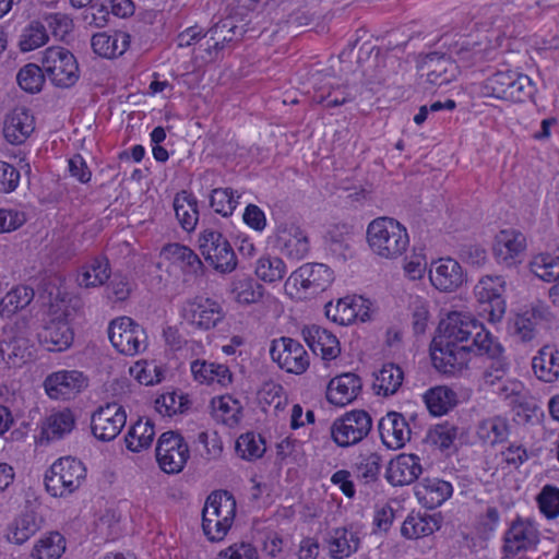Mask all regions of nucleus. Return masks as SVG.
Segmentation results:
<instances>
[{"instance_id":"obj_1","label":"nucleus","mask_w":559,"mask_h":559,"mask_svg":"<svg viewBox=\"0 0 559 559\" xmlns=\"http://www.w3.org/2000/svg\"><path fill=\"white\" fill-rule=\"evenodd\" d=\"M502 346L471 313L450 312L439 324V334L433 337L430 354L433 366L444 373L463 370L469 360V354L496 357Z\"/></svg>"},{"instance_id":"obj_2","label":"nucleus","mask_w":559,"mask_h":559,"mask_svg":"<svg viewBox=\"0 0 559 559\" xmlns=\"http://www.w3.org/2000/svg\"><path fill=\"white\" fill-rule=\"evenodd\" d=\"M366 236L372 253L385 260L400 258L409 246L406 228L392 217L382 216L371 221Z\"/></svg>"},{"instance_id":"obj_3","label":"nucleus","mask_w":559,"mask_h":559,"mask_svg":"<svg viewBox=\"0 0 559 559\" xmlns=\"http://www.w3.org/2000/svg\"><path fill=\"white\" fill-rule=\"evenodd\" d=\"M236 515V500L226 490L212 492L202 510V528L211 542L222 540Z\"/></svg>"},{"instance_id":"obj_4","label":"nucleus","mask_w":559,"mask_h":559,"mask_svg":"<svg viewBox=\"0 0 559 559\" xmlns=\"http://www.w3.org/2000/svg\"><path fill=\"white\" fill-rule=\"evenodd\" d=\"M86 478L84 464L71 456L58 459L45 473L44 483L52 497L64 498L78 490Z\"/></svg>"},{"instance_id":"obj_5","label":"nucleus","mask_w":559,"mask_h":559,"mask_svg":"<svg viewBox=\"0 0 559 559\" xmlns=\"http://www.w3.org/2000/svg\"><path fill=\"white\" fill-rule=\"evenodd\" d=\"M487 94L499 99L523 103L531 99L536 87L530 76L514 70H498L485 82Z\"/></svg>"},{"instance_id":"obj_6","label":"nucleus","mask_w":559,"mask_h":559,"mask_svg":"<svg viewBox=\"0 0 559 559\" xmlns=\"http://www.w3.org/2000/svg\"><path fill=\"white\" fill-rule=\"evenodd\" d=\"M35 346L25 325L12 324L2 330L0 340V366L19 368L32 360Z\"/></svg>"},{"instance_id":"obj_7","label":"nucleus","mask_w":559,"mask_h":559,"mask_svg":"<svg viewBox=\"0 0 559 559\" xmlns=\"http://www.w3.org/2000/svg\"><path fill=\"white\" fill-rule=\"evenodd\" d=\"M41 64L46 76L61 88L73 86L79 78V64L74 55L67 48L52 46L44 51Z\"/></svg>"},{"instance_id":"obj_8","label":"nucleus","mask_w":559,"mask_h":559,"mask_svg":"<svg viewBox=\"0 0 559 559\" xmlns=\"http://www.w3.org/2000/svg\"><path fill=\"white\" fill-rule=\"evenodd\" d=\"M502 542L503 559L514 558L535 550L540 543V532L533 519L516 515L506 530Z\"/></svg>"},{"instance_id":"obj_9","label":"nucleus","mask_w":559,"mask_h":559,"mask_svg":"<svg viewBox=\"0 0 559 559\" xmlns=\"http://www.w3.org/2000/svg\"><path fill=\"white\" fill-rule=\"evenodd\" d=\"M108 337L112 346L126 356H135L147 346L145 330L129 317L111 320L108 326Z\"/></svg>"},{"instance_id":"obj_10","label":"nucleus","mask_w":559,"mask_h":559,"mask_svg":"<svg viewBox=\"0 0 559 559\" xmlns=\"http://www.w3.org/2000/svg\"><path fill=\"white\" fill-rule=\"evenodd\" d=\"M371 428V416L366 411L355 409L335 419L330 430L333 441L338 447L347 448L364 440Z\"/></svg>"},{"instance_id":"obj_11","label":"nucleus","mask_w":559,"mask_h":559,"mask_svg":"<svg viewBox=\"0 0 559 559\" xmlns=\"http://www.w3.org/2000/svg\"><path fill=\"white\" fill-rule=\"evenodd\" d=\"M155 452L160 469L167 474L180 473L190 457L188 443L176 431L162 433L157 440Z\"/></svg>"},{"instance_id":"obj_12","label":"nucleus","mask_w":559,"mask_h":559,"mask_svg":"<svg viewBox=\"0 0 559 559\" xmlns=\"http://www.w3.org/2000/svg\"><path fill=\"white\" fill-rule=\"evenodd\" d=\"M200 250L204 259L222 273L231 272L237 265L236 254L222 233L205 229L200 238Z\"/></svg>"},{"instance_id":"obj_13","label":"nucleus","mask_w":559,"mask_h":559,"mask_svg":"<svg viewBox=\"0 0 559 559\" xmlns=\"http://www.w3.org/2000/svg\"><path fill=\"white\" fill-rule=\"evenodd\" d=\"M270 354L278 367L286 372L302 374L310 365V357L302 344L290 337L272 342Z\"/></svg>"},{"instance_id":"obj_14","label":"nucleus","mask_w":559,"mask_h":559,"mask_svg":"<svg viewBox=\"0 0 559 559\" xmlns=\"http://www.w3.org/2000/svg\"><path fill=\"white\" fill-rule=\"evenodd\" d=\"M551 312L549 307L542 301H535L521 309L511 321V329L514 336L521 342L533 341L538 328L550 322Z\"/></svg>"},{"instance_id":"obj_15","label":"nucleus","mask_w":559,"mask_h":559,"mask_svg":"<svg viewBox=\"0 0 559 559\" xmlns=\"http://www.w3.org/2000/svg\"><path fill=\"white\" fill-rule=\"evenodd\" d=\"M525 249L526 237L520 230L502 229L495 236L493 257L499 264L506 267H512L521 263Z\"/></svg>"},{"instance_id":"obj_16","label":"nucleus","mask_w":559,"mask_h":559,"mask_svg":"<svg viewBox=\"0 0 559 559\" xmlns=\"http://www.w3.org/2000/svg\"><path fill=\"white\" fill-rule=\"evenodd\" d=\"M126 421L123 407L117 403H108L92 415L91 429L96 439L111 441L120 433Z\"/></svg>"},{"instance_id":"obj_17","label":"nucleus","mask_w":559,"mask_h":559,"mask_svg":"<svg viewBox=\"0 0 559 559\" xmlns=\"http://www.w3.org/2000/svg\"><path fill=\"white\" fill-rule=\"evenodd\" d=\"M506 282L502 276H484L474 288L475 296L484 306L483 311L488 312L491 321L500 320L506 310L502 298Z\"/></svg>"},{"instance_id":"obj_18","label":"nucleus","mask_w":559,"mask_h":559,"mask_svg":"<svg viewBox=\"0 0 559 559\" xmlns=\"http://www.w3.org/2000/svg\"><path fill=\"white\" fill-rule=\"evenodd\" d=\"M87 386V379L79 370H59L44 381L47 395L53 400H70Z\"/></svg>"},{"instance_id":"obj_19","label":"nucleus","mask_w":559,"mask_h":559,"mask_svg":"<svg viewBox=\"0 0 559 559\" xmlns=\"http://www.w3.org/2000/svg\"><path fill=\"white\" fill-rule=\"evenodd\" d=\"M333 271L322 263H306L294 271L286 285L300 286L305 292L318 294L325 290L333 282Z\"/></svg>"},{"instance_id":"obj_20","label":"nucleus","mask_w":559,"mask_h":559,"mask_svg":"<svg viewBox=\"0 0 559 559\" xmlns=\"http://www.w3.org/2000/svg\"><path fill=\"white\" fill-rule=\"evenodd\" d=\"M431 285L442 293H453L466 282L461 264L452 258H440L429 269Z\"/></svg>"},{"instance_id":"obj_21","label":"nucleus","mask_w":559,"mask_h":559,"mask_svg":"<svg viewBox=\"0 0 559 559\" xmlns=\"http://www.w3.org/2000/svg\"><path fill=\"white\" fill-rule=\"evenodd\" d=\"M182 314L191 324L203 330L216 326L225 316L217 301L204 297L187 300L182 308Z\"/></svg>"},{"instance_id":"obj_22","label":"nucleus","mask_w":559,"mask_h":559,"mask_svg":"<svg viewBox=\"0 0 559 559\" xmlns=\"http://www.w3.org/2000/svg\"><path fill=\"white\" fill-rule=\"evenodd\" d=\"M275 246L283 254L294 260L304 259L310 249L308 236L294 222H283L277 225Z\"/></svg>"},{"instance_id":"obj_23","label":"nucleus","mask_w":559,"mask_h":559,"mask_svg":"<svg viewBox=\"0 0 559 559\" xmlns=\"http://www.w3.org/2000/svg\"><path fill=\"white\" fill-rule=\"evenodd\" d=\"M427 82L435 86L447 85L459 74V67L449 56L430 52L425 56L420 64Z\"/></svg>"},{"instance_id":"obj_24","label":"nucleus","mask_w":559,"mask_h":559,"mask_svg":"<svg viewBox=\"0 0 559 559\" xmlns=\"http://www.w3.org/2000/svg\"><path fill=\"white\" fill-rule=\"evenodd\" d=\"M382 443L389 449H401L411 439V428L406 418L396 412H390L378 424Z\"/></svg>"},{"instance_id":"obj_25","label":"nucleus","mask_w":559,"mask_h":559,"mask_svg":"<svg viewBox=\"0 0 559 559\" xmlns=\"http://www.w3.org/2000/svg\"><path fill=\"white\" fill-rule=\"evenodd\" d=\"M35 130V118L29 109L16 107L3 121V136L12 145L23 144Z\"/></svg>"},{"instance_id":"obj_26","label":"nucleus","mask_w":559,"mask_h":559,"mask_svg":"<svg viewBox=\"0 0 559 559\" xmlns=\"http://www.w3.org/2000/svg\"><path fill=\"white\" fill-rule=\"evenodd\" d=\"M365 299L357 296H346L336 302L330 301L325 305V316L329 320L340 325H348L357 318L361 321L368 319V311L365 310Z\"/></svg>"},{"instance_id":"obj_27","label":"nucleus","mask_w":559,"mask_h":559,"mask_svg":"<svg viewBox=\"0 0 559 559\" xmlns=\"http://www.w3.org/2000/svg\"><path fill=\"white\" fill-rule=\"evenodd\" d=\"M421 472L419 456L401 453L390 461L385 478L393 486H406L417 480Z\"/></svg>"},{"instance_id":"obj_28","label":"nucleus","mask_w":559,"mask_h":559,"mask_svg":"<svg viewBox=\"0 0 559 559\" xmlns=\"http://www.w3.org/2000/svg\"><path fill=\"white\" fill-rule=\"evenodd\" d=\"M74 338V333L69 322L64 318H53L49 320L38 333L39 342L49 352H63L68 349Z\"/></svg>"},{"instance_id":"obj_29","label":"nucleus","mask_w":559,"mask_h":559,"mask_svg":"<svg viewBox=\"0 0 559 559\" xmlns=\"http://www.w3.org/2000/svg\"><path fill=\"white\" fill-rule=\"evenodd\" d=\"M362 388L361 379L352 372L334 377L328 384L326 400L336 406H345L352 403Z\"/></svg>"},{"instance_id":"obj_30","label":"nucleus","mask_w":559,"mask_h":559,"mask_svg":"<svg viewBox=\"0 0 559 559\" xmlns=\"http://www.w3.org/2000/svg\"><path fill=\"white\" fill-rule=\"evenodd\" d=\"M301 333L310 349L322 359L332 360L341 354L338 340L326 329L313 324L305 326Z\"/></svg>"},{"instance_id":"obj_31","label":"nucleus","mask_w":559,"mask_h":559,"mask_svg":"<svg viewBox=\"0 0 559 559\" xmlns=\"http://www.w3.org/2000/svg\"><path fill=\"white\" fill-rule=\"evenodd\" d=\"M453 492L449 481L439 478H425L415 487L418 501L427 509L440 507Z\"/></svg>"},{"instance_id":"obj_32","label":"nucleus","mask_w":559,"mask_h":559,"mask_svg":"<svg viewBox=\"0 0 559 559\" xmlns=\"http://www.w3.org/2000/svg\"><path fill=\"white\" fill-rule=\"evenodd\" d=\"M532 369L537 379L552 383L559 380V350L543 346L532 359Z\"/></svg>"},{"instance_id":"obj_33","label":"nucleus","mask_w":559,"mask_h":559,"mask_svg":"<svg viewBox=\"0 0 559 559\" xmlns=\"http://www.w3.org/2000/svg\"><path fill=\"white\" fill-rule=\"evenodd\" d=\"M238 27L233 19H225L217 22L205 34L206 37L204 50L212 55L223 50L227 44L238 39Z\"/></svg>"},{"instance_id":"obj_34","label":"nucleus","mask_w":559,"mask_h":559,"mask_svg":"<svg viewBox=\"0 0 559 559\" xmlns=\"http://www.w3.org/2000/svg\"><path fill=\"white\" fill-rule=\"evenodd\" d=\"M328 544L332 559H344L358 550L360 538L357 533L346 527H338L330 534Z\"/></svg>"},{"instance_id":"obj_35","label":"nucleus","mask_w":559,"mask_h":559,"mask_svg":"<svg viewBox=\"0 0 559 559\" xmlns=\"http://www.w3.org/2000/svg\"><path fill=\"white\" fill-rule=\"evenodd\" d=\"M109 277V261L104 257H96L82 266L78 283L84 288L98 287L104 285Z\"/></svg>"},{"instance_id":"obj_36","label":"nucleus","mask_w":559,"mask_h":559,"mask_svg":"<svg viewBox=\"0 0 559 559\" xmlns=\"http://www.w3.org/2000/svg\"><path fill=\"white\" fill-rule=\"evenodd\" d=\"M75 426V417L69 408L52 413L44 423L41 437L47 441L59 440L70 433Z\"/></svg>"},{"instance_id":"obj_37","label":"nucleus","mask_w":559,"mask_h":559,"mask_svg":"<svg viewBox=\"0 0 559 559\" xmlns=\"http://www.w3.org/2000/svg\"><path fill=\"white\" fill-rule=\"evenodd\" d=\"M67 540L58 531L44 534L34 545L32 559H60L66 552Z\"/></svg>"},{"instance_id":"obj_38","label":"nucleus","mask_w":559,"mask_h":559,"mask_svg":"<svg viewBox=\"0 0 559 559\" xmlns=\"http://www.w3.org/2000/svg\"><path fill=\"white\" fill-rule=\"evenodd\" d=\"M163 254L173 262L182 264L183 271L200 275L203 273V262L189 247L180 243H169L163 248Z\"/></svg>"},{"instance_id":"obj_39","label":"nucleus","mask_w":559,"mask_h":559,"mask_svg":"<svg viewBox=\"0 0 559 559\" xmlns=\"http://www.w3.org/2000/svg\"><path fill=\"white\" fill-rule=\"evenodd\" d=\"M194 379L212 384L214 382L226 386L231 382V373L227 366L195 360L191 364Z\"/></svg>"},{"instance_id":"obj_40","label":"nucleus","mask_w":559,"mask_h":559,"mask_svg":"<svg viewBox=\"0 0 559 559\" xmlns=\"http://www.w3.org/2000/svg\"><path fill=\"white\" fill-rule=\"evenodd\" d=\"M440 522L433 515L409 514L402 524L401 534L408 539L431 535L439 530Z\"/></svg>"},{"instance_id":"obj_41","label":"nucleus","mask_w":559,"mask_h":559,"mask_svg":"<svg viewBox=\"0 0 559 559\" xmlns=\"http://www.w3.org/2000/svg\"><path fill=\"white\" fill-rule=\"evenodd\" d=\"M425 404L430 414L441 416L452 409L456 403V393L447 386H436L424 394Z\"/></svg>"},{"instance_id":"obj_42","label":"nucleus","mask_w":559,"mask_h":559,"mask_svg":"<svg viewBox=\"0 0 559 559\" xmlns=\"http://www.w3.org/2000/svg\"><path fill=\"white\" fill-rule=\"evenodd\" d=\"M212 416L217 423L228 427L236 426L240 420V403L230 395L214 397L211 402Z\"/></svg>"},{"instance_id":"obj_43","label":"nucleus","mask_w":559,"mask_h":559,"mask_svg":"<svg viewBox=\"0 0 559 559\" xmlns=\"http://www.w3.org/2000/svg\"><path fill=\"white\" fill-rule=\"evenodd\" d=\"M403 379L404 372L400 366L392 362L385 364L376 376L373 388L379 395H393L401 388Z\"/></svg>"},{"instance_id":"obj_44","label":"nucleus","mask_w":559,"mask_h":559,"mask_svg":"<svg viewBox=\"0 0 559 559\" xmlns=\"http://www.w3.org/2000/svg\"><path fill=\"white\" fill-rule=\"evenodd\" d=\"M34 298V289L28 286H17L5 294L0 300V317L11 318L19 310L27 307Z\"/></svg>"},{"instance_id":"obj_45","label":"nucleus","mask_w":559,"mask_h":559,"mask_svg":"<svg viewBox=\"0 0 559 559\" xmlns=\"http://www.w3.org/2000/svg\"><path fill=\"white\" fill-rule=\"evenodd\" d=\"M476 433L483 442L490 445L504 442L509 437L508 420L500 416L484 419L478 424Z\"/></svg>"},{"instance_id":"obj_46","label":"nucleus","mask_w":559,"mask_h":559,"mask_svg":"<svg viewBox=\"0 0 559 559\" xmlns=\"http://www.w3.org/2000/svg\"><path fill=\"white\" fill-rule=\"evenodd\" d=\"M154 436V424L150 419H139L130 427L124 438L126 445L132 452H141L151 447Z\"/></svg>"},{"instance_id":"obj_47","label":"nucleus","mask_w":559,"mask_h":559,"mask_svg":"<svg viewBox=\"0 0 559 559\" xmlns=\"http://www.w3.org/2000/svg\"><path fill=\"white\" fill-rule=\"evenodd\" d=\"M531 272L545 282L559 280V248L551 253H540L530 262Z\"/></svg>"},{"instance_id":"obj_48","label":"nucleus","mask_w":559,"mask_h":559,"mask_svg":"<svg viewBox=\"0 0 559 559\" xmlns=\"http://www.w3.org/2000/svg\"><path fill=\"white\" fill-rule=\"evenodd\" d=\"M40 520L34 512H25L15 520L8 539L16 545H22L35 535L40 528Z\"/></svg>"},{"instance_id":"obj_49","label":"nucleus","mask_w":559,"mask_h":559,"mask_svg":"<svg viewBox=\"0 0 559 559\" xmlns=\"http://www.w3.org/2000/svg\"><path fill=\"white\" fill-rule=\"evenodd\" d=\"M183 194L182 197L178 194L175 198L174 209L181 227L187 231H191L194 229L199 218L198 202L194 198L187 195L186 192Z\"/></svg>"},{"instance_id":"obj_50","label":"nucleus","mask_w":559,"mask_h":559,"mask_svg":"<svg viewBox=\"0 0 559 559\" xmlns=\"http://www.w3.org/2000/svg\"><path fill=\"white\" fill-rule=\"evenodd\" d=\"M287 273L285 262L278 257L262 255L255 264V275L263 282L274 283L284 278Z\"/></svg>"},{"instance_id":"obj_51","label":"nucleus","mask_w":559,"mask_h":559,"mask_svg":"<svg viewBox=\"0 0 559 559\" xmlns=\"http://www.w3.org/2000/svg\"><path fill=\"white\" fill-rule=\"evenodd\" d=\"M45 23L40 20L32 21L22 32L19 47L22 51H32L48 41Z\"/></svg>"},{"instance_id":"obj_52","label":"nucleus","mask_w":559,"mask_h":559,"mask_svg":"<svg viewBox=\"0 0 559 559\" xmlns=\"http://www.w3.org/2000/svg\"><path fill=\"white\" fill-rule=\"evenodd\" d=\"M236 452L243 460L260 459L265 452L264 440L253 432L243 433L236 441Z\"/></svg>"},{"instance_id":"obj_53","label":"nucleus","mask_w":559,"mask_h":559,"mask_svg":"<svg viewBox=\"0 0 559 559\" xmlns=\"http://www.w3.org/2000/svg\"><path fill=\"white\" fill-rule=\"evenodd\" d=\"M45 71L43 66L28 63L20 69L16 80L22 90L28 93H38L45 82Z\"/></svg>"},{"instance_id":"obj_54","label":"nucleus","mask_w":559,"mask_h":559,"mask_svg":"<svg viewBox=\"0 0 559 559\" xmlns=\"http://www.w3.org/2000/svg\"><path fill=\"white\" fill-rule=\"evenodd\" d=\"M233 285L237 301L245 305L258 302L264 293L263 286L251 277L237 280Z\"/></svg>"},{"instance_id":"obj_55","label":"nucleus","mask_w":559,"mask_h":559,"mask_svg":"<svg viewBox=\"0 0 559 559\" xmlns=\"http://www.w3.org/2000/svg\"><path fill=\"white\" fill-rule=\"evenodd\" d=\"M536 502L540 513L547 520L559 518V488L554 485H545L536 496Z\"/></svg>"},{"instance_id":"obj_56","label":"nucleus","mask_w":559,"mask_h":559,"mask_svg":"<svg viewBox=\"0 0 559 559\" xmlns=\"http://www.w3.org/2000/svg\"><path fill=\"white\" fill-rule=\"evenodd\" d=\"M239 195H235L231 188H216L212 190L210 205L217 214L227 217L233 214L238 204Z\"/></svg>"},{"instance_id":"obj_57","label":"nucleus","mask_w":559,"mask_h":559,"mask_svg":"<svg viewBox=\"0 0 559 559\" xmlns=\"http://www.w3.org/2000/svg\"><path fill=\"white\" fill-rule=\"evenodd\" d=\"M457 437V428L451 424L436 425L427 433V442L438 447L440 450H448Z\"/></svg>"},{"instance_id":"obj_58","label":"nucleus","mask_w":559,"mask_h":559,"mask_svg":"<svg viewBox=\"0 0 559 559\" xmlns=\"http://www.w3.org/2000/svg\"><path fill=\"white\" fill-rule=\"evenodd\" d=\"M357 94L358 90L355 86L338 85L331 87L326 95L321 94L318 102L325 103L328 108H333L354 100Z\"/></svg>"},{"instance_id":"obj_59","label":"nucleus","mask_w":559,"mask_h":559,"mask_svg":"<svg viewBox=\"0 0 559 559\" xmlns=\"http://www.w3.org/2000/svg\"><path fill=\"white\" fill-rule=\"evenodd\" d=\"M412 307V326L415 335H423L428 328L430 312L429 305L421 298H415Z\"/></svg>"},{"instance_id":"obj_60","label":"nucleus","mask_w":559,"mask_h":559,"mask_svg":"<svg viewBox=\"0 0 559 559\" xmlns=\"http://www.w3.org/2000/svg\"><path fill=\"white\" fill-rule=\"evenodd\" d=\"M40 21L45 23L46 32L48 33V31H50V33L59 39H63L72 29V20L66 14H46Z\"/></svg>"},{"instance_id":"obj_61","label":"nucleus","mask_w":559,"mask_h":559,"mask_svg":"<svg viewBox=\"0 0 559 559\" xmlns=\"http://www.w3.org/2000/svg\"><path fill=\"white\" fill-rule=\"evenodd\" d=\"M381 466V456L377 453H370L362 457L356 465L357 477L366 484L378 479Z\"/></svg>"},{"instance_id":"obj_62","label":"nucleus","mask_w":559,"mask_h":559,"mask_svg":"<svg viewBox=\"0 0 559 559\" xmlns=\"http://www.w3.org/2000/svg\"><path fill=\"white\" fill-rule=\"evenodd\" d=\"M501 352H503V349ZM489 358L492 361L484 371V381L486 384L495 386L498 385L500 382H503L509 369V364L502 357V353H500L496 357Z\"/></svg>"},{"instance_id":"obj_63","label":"nucleus","mask_w":559,"mask_h":559,"mask_svg":"<svg viewBox=\"0 0 559 559\" xmlns=\"http://www.w3.org/2000/svg\"><path fill=\"white\" fill-rule=\"evenodd\" d=\"M217 559H259V556L251 544L241 542L221 551Z\"/></svg>"},{"instance_id":"obj_64","label":"nucleus","mask_w":559,"mask_h":559,"mask_svg":"<svg viewBox=\"0 0 559 559\" xmlns=\"http://www.w3.org/2000/svg\"><path fill=\"white\" fill-rule=\"evenodd\" d=\"M20 171L11 164L0 160V192L8 193L16 189Z\"/></svg>"}]
</instances>
